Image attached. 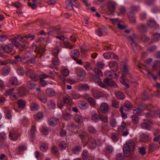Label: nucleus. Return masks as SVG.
Here are the masks:
<instances>
[{
    "label": "nucleus",
    "mask_w": 160,
    "mask_h": 160,
    "mask_svg": "<svg viewBox=\"0 0 160 160\" xmlns=\"http://www.w3.org/2000/svg\"><path fill=\"white\" fill-rule=\"evenodd\" d=\"M14 46L11 43H8L5 45L4 46L2 47L1 48L4 52L8 53L12 52Z\"/></svg>",
    "instance_id": "obj_1"
},
{
    "label": "nucleus",
    "mask_w": 160,
    "mask_h": 160,
    "mask_svg": "<svg viewBox=\"0 0 160 160\" xmlns=\"http://www.w3.org/2000/svg\"><path fill=\"white\" fill-rule=\"evenodd\" d=\"M88 140L86 142V144H88L90 148H94L96 146V142L95 140L92 137H88Z\"/></svg>",
    "instance_id": "obj_2"
},
{
    "label": "nucleus",
    "mask_w": 160,
    "mask_h": 160,
    "mask_svg": "<svg viewBox=\"0 0 160 160\" xmlns=\"http://www.w3.org/2000/svg\"><path fill=\"white\" fill-rule=\"evenodd\" d=\"M103 56L104 58L106 59L111 58L115 59L118 58L117 55L112 52H108L104 53Z\"/></svg>",
    "instance_id": "obj_3"
},
{
    "label": "nucleus",
    "mask_w": 160,
    "mask_h": 160,
    "mask_svg": "<svg viewBox=\"0 0 160 160\" xmlns=\"http://www.w3.org/2000/svg\"><path fill=\"white\" fill-rule=\"evenodd\" d=\"M52 30L48 32V34L53 35L54 33L59 34L61 32V28L59 25L53 27Z\"/></svg>",
    "instance_id": "obj_4"
},
{
    "label": "nucleus",
    "mask_w": 160,
    "mask_h": 160,
    "mask_svg": "<svg viewBox=\"0 0 160 160\" xmlns=\"http://www.w3.org/2000/svg\"><path fill=\"white\" fill-rule=\"evenodd\" d=\"M135 145L133 142H128L124 145L123 150H134Z\"/></svg>",
    "instance_id": "obj_5"
},
{
    "label": "nucleus",
    "mask_w": 160,
    "mask_h": 160,
    "mask_svg": "<svg viewBox=\"0 0 160 160\" xmlns=\"http://www.w3.org/2000/svg\"><path fill=\"white\" fill-rule=\"evenodd\" d=\"M109 66L110 68L112 69V72L115 74V72L117 71L118 69V63L115 61L109 62Z\"/></svg>",
    "instance_id": "obj_6"
},
{
    "label": "nucleus",
    "mask_w": 160,
    "mask_h": 160,
    "mask_svg": "<svg viewBox=\"0 0 160 160\" xmlns=\"http://www.w3.org/2000/svg\"><path fill=\"white\" fill-rule=\"evenodd\" d=\"M35 51L37 54V57L38 58L41 57L44 53L45 50L43 48L38 47L36 48Z\"/></svg>",
    "instance_id": "obj_7"
},
{
    "label": "nucleus",
    "mask_w": 160,
    "mask_h": 160,
    "mask_svg": "<svg viewBox=\"0 0 160 160\" xmlns=\"http://www.w3.org/2000/svg\"><path fill=\"white\" fill-rule=\"evenodd\" d=\"M100 108L102 113L107 112L109 110L108 105L106 102H104L101 103L100 106Z\"/></svg>",
    "instance_id": "obj_8"
},
{
    "label": "nucleus",
    "mask_w": 160,
    "mask_h": 160,
    "mask_svg": "<svg viewBox=\"0 0 160 160\" xmlns=\"http://www.w3.org/2000/svg\"><path fill=\"white\" fill-rule=\"evenodd\" d=\"M79 136L82 139V142L83 143H86V142L88 140V137L85 132L82 131L80 133Z\"/></svg>",
    "instance_id": "obj_9"
},
{
    "label": "nucleus",
    "mask_w": 160,
    "mask_h": 160,
    "mask_svg": "<svg viewBox=\"0 0 160 160\" xmlns=\"http://www.w3.org/2000/svg\"><path fill=\"white\" fill-rule=\"evenodd\" d=\"M17 103L18 105V108L19 109H23L26 106V101L22 99L18 100Z\"/></svg>",
    "instance_id": "obj_10"
},
{
    "label": "nucleus",
    "mask_w": 160,
    "mask_h": 160,
    "mask_svg": "<svg viewBox=\"0 0 160 160\" xmlns=\"http://www.w3.org/2000/svg\"><path fill=\"white\" fill-rule=\"evenodd\" d=\"M149 134L146 135L144 133H142L140 135V140L141 142H147L150 140Z\"/></svg>",
    "instance_id": "obj_11"
},
{
    "label": "nucleus",
    "mask_w": 160,
    "mask_h": 160,
    "mask_svg": "<svg viewBox=\"0 0 160 160\" xmlns=\"http://www.w3.org/2000/svg\"><path fill=\"white\" fill-rule=\"evenodd\" d=\"M38 98L39 100L43 103H46L47 99L46 96L43 93H41L38 95Z\"/></svg>",
    "instance_id": "obj_12"
},
{
    "label": "nucleus",
    "mask_w": 160,
    "mask_h": 160,
    "mask_svg": "<svg viewBox=\"0 0 160 160\" xmlns=\"http://www.w3.org/2000/svg\"><path fill=\"white\" fill-rule=\"evenodd\" d=\"M28 92V91L26 88H21L19 90L18 93L21 97L26 95Z\"/></svg>",
    "instance_id": "obj_13"
},
{
    "label": "nucleus",
    "mask_w": 160,
    "mask_h": 160,
    "mask_svg": "<svg viewBox=\"0 0 160 160\" xmlns=\"http://www.w3.org/2000/svg\"><path fill=\"white\" fill-rule=\"evenodd\" d=\"M9 137L11 139L16 141L18 138V134L14 131H11L9 133Z\"/></svg>",
    "instance_id": "obj_14"
},
{
    "label": "nucleus",
    "mask_w": 160,
    "mask_h": 160,
    "mask_svg": "<svg viewBox=\"0 0 160 160\" xmlns=\"http://www.w3.org/2000/svg\"><path fill=\"white\" fill-rule=\"evenodd\" d=\"M116 3L114 2H109L107 4L108 8L112 12H114L115 9Z\"/></svg>",
    "instance_id": "obj_15"
},
{
    "label": "nucleus",
    "mask_w": 160,
    "mask_h": 160,
    "mask_svg": "<svg viewBox=\"0 0 160 160\" xmlns=\"http://www.w3.org/2000/svg\"><path fill=\"white\" fill-rule=\"evenodd\" d=\"M86 75V72L83 70H81L77 73V76L81 81H82Z\"/></svg>",
    "instance_id": "obj_16"
},
{
    "label": "nucleus",
    "mask_w": 160,
    "mask_h": 160,
    "mask_svg": "<svg viewBox=\"0 0 160 160\" xmlns=\"http://www.w3.org/2000/svg\"><path fill=\"white\" fill-rule=\"evenodd\" d=\"M103 82L106 85L111 86L113 85L114 82L111 79L107 78L103 80Z\"/></svg>",
    "instance_id": "obj_17"
},
{
    "label": "nucleus",
    "mask_w": 160,
    "mask_h": 160,
    "mask_svg": "<svg viewBox=\"0 0 160 160\" xmlns=\"http://www.w3.org/2000/svg\"><path fill=\"white\" fill-rule=\"evenodd\" d=\"M116 98L119 100L124 99L125 98V95L123 92L121 91H118L116 93Z\"/></svg>",
    "instance_id": "obj_18"
},
{
    "label": "nucleus",
    "mask_w": 160,
    "mask_h": 160,
    "mask_svg": "<svg viewBox=\"0 0 160 160\" xmlns=\"http://www.w3.org/2000/svg\"><path fill=\"white\" fill-rule=\"evenodd\" d=\"M128 66L126 64H124L123 66V69L122 76L123 78L125 77L126 75L129 74L128 70Z\"/></svg>",
    "instance_id": "obj_19"
},
{
    "label": "nucleus",
    "mask_w": 160,
    "mask_h": 160,
    "mask_svg": "<svg viewBox=\"0 0 160 160\" xmlns=\"http://www.w3.org/2000/svg\"><path fill=\"white\" fill-rule=\"evenodd\" d=\"M66 8L67 9L72 10H73V3H72V1L69 0H66Z\"/></svg>",
    "instance_id": "obj_20"
},
{
    "label": "nucleus",
    "mask_w": 160,
    "mask_h": 160,
    "mask_svg": "<svg viewBox=\"0 0 160 160\" xmlns=\"http://www.w3.org/2000/svg\"><path fill=\"white\" fill-rule=\"evenodd\" d=\"M92 94L94 98L96 99H98L102 96V93L100 91L97 90H95L93 91Z\"/></svg>",
    "instance_id": "obj_21"
},
{
    "label": "nucleus",
    "mask_w": 160,
    "mask_h": 160,
    "mask_svg": "<svg viewBox=\"0 0 160 160\" xmlns=\"http://www.w3.org/2000/svg\"><path fill=\"white\" fill-rule=\"evenodd\" d=\"M46 93L47 94L51 97L54 96L56 94L54 90L52 88H48L47 89Z\"/></svg>",
    "instance_id": "obj_22"
},
{
    "label": "nucleus",
    "mask_w": 160,
    "mask_h": 160,
    "mask_svg": "<svg viewBox=\"0 0 160 160\" xmlns=\"http://www.w3.org/2000/svg\"><path fill=\"white\" fill-rule=\"evenodd\" d=\"M85 119V118H83L82 116L77 115H76L74 118V120L78 123H82L83 122V120Z\"/></svg>",
    "instance_id": "obj_23"
},
{
    "label": "nucleus",
    "mask_w": 160,
    "mask_h": 160,
    "mask_svg": "<svg viewBox=\"0 0 160 160\" xmlns=\"http://www.w3.org/2000/svg\"><path fill=\"white\" fill-rule=\"evenodd\" d=\"M141 127L143 129L149 130L150 129L151 125L148 122H143L141 124Z\"/></svg>",
    "instance_id": "obj_24"
},
{
    "label": "nucleus",
    "mask_w": 160,
    "mask_h": 160,
    "mask_svg": "<svg viewBox=\"0 0 160 160\" xmlns=\"http://www.w3.org/2000/svg\"><path fill=\"white\" fill-rule=\"evenodd\" d=\"M10 84L11 85H17L18 84V81L15 77H12L9 81Z\"/></svg>",
    "instance_id": "obj_25"
},
{
    "label": "nucleus",
    "mask_w": 160,
    "mask_h": 160,
    "mask_svg": "<svg viewBox=\"0 0 160 160\" xmlns=\"http://www.w3.org/2000/svg\"><path fill=\"white\" fill-rule=\"evenodd\" d=\"M58 122L57 120L53 117H51L49 118V123L52 126H55L57 124Z\"/></svg>",
    "instance_id": "obj_26"
},
{
    "label": "nucleus",
    "mask_w": 160,
    "mask_h": 160,
    "mask_svg": "<svg viewBox=\"0 0 160 160\" xmlns=\"http://www.w3.org/2000/svg\"><path fill=\"white\" fill-rule=\"evenodd\" d=\"M92 119L95 122H98L99 121V115H98L95 112L92 114Z\"/></svg>",
    "instance_id": "obj_27"
},
{
    "label": "nucleus",
    "mask_w": 160,
    "mask_h": 160,
    "mask_svg": "<svg viewBox=\"0 0 160 160\" xmlns=\"http://www.w3.org/2000/svg\"><path fill=\"white\" fill-rule=\"evenodd\" d=\"M87 101L92 107L95 106L96 104V101L92 97H89L88 98Z\"/></svg>",
    "instance_id": "obj_28"
},
{
    "label": "nucleus",
    "mask_w": 160,
    "mask_h": 160,
    "mask_svg": "<svg viewBox=\"0 0 160 160\" xmlns=\"http://www.w3.org/2000/svg\"><path fill=\"white\" fill-rule=\"evenodd\" d=\"M125 106L129 110H132L133 108V106L131 103L128 101H126L124 103Z\"/></svg>",
    "instance_id": "obj_29"
},
{
    "label": "nucleus",
    "mask_w": 160,
    "mask_h": 160,
    "mask_svg": "<svg viewBox=\"0 0 160 160\" xmlns=\"http://www.w3.org/2000/svg\"><path fill=\"white\" fill-rule=\"evenodd\" d=\"M72 98L74 99H78L80 97V95L77 91H73L71 93Z\"/></svg>",
    "instance_id": "obj_30"
},
{
    "label": "nucleus",
    "mask_w": 160,
    "mask_h": 160,
    "mask_svg": "<svg viewBox=\"0 0 160 160\" xmlns=\"http://www.w3.org/2000/svg\"><path fill=\"white\" fill-rule=\"evenodd\" d=\"M48 106L49 108L51 109H54L56 108V104L52 100L49 101Z\"/></svg>",
    "instance_id": "obj_31"
},
{
    "label": "nucleus",
    "mask_w": 160,
    "mask_h": 160,
    "mask_svg": "<svg viewBox=\"0 0 160 160\" xmlns=\"http://www.w3.org/2000/svg\"><path fill=\"white\" fill-rule=\"evenodd\" d=\"M132 122L134 124H138L139 122V118L136 115H133L131 117Z\"/></svg>",
    "instance_id": "obj_32"
},
{
    "label": "nucleus",
    "mask_w": 160,
    "mask_h": 160,
    "mask_svg": "<svg viewBox=\"0 0 160 160\" xmlns=\"http://www.w3.org/2000/svg\"><path fill=\"white\" fill-rule=\"evenodd\" d=\"M128 17L129 20L132 22H136V17L135 15L132 12H130L128 14Z\"/></svg>",
    "instance_id": "obj_33"
},
{
    "label": "nucleus",
    "mask_w": 160,
    "mask_h": 160,
    "mask_svg": "<svg viewBox=\"0 0 160 160\" xmlns=\"http://www.w3.org/2000/svg\"><path fill=\"white\" fill-rule=\"evenodd\" d=\"M30 108L32 110L35 111L38 110V104L35 102H32L30 105Z\"/></svg>",
    "instance_id": "obj_34"
},
{
    "label": "nucleus",
    "mask_w": 160,
    "mask_h": 160,
    "mask_svg": "<svg viewBox=\"0 0 160 160\" xmlns=\"http://www.w3.org/2000/svg\"><path fill=\"white\" fill-rule=\"evenodd\" d=\"M68 128L72 130H74L79 127L78 125H75L73 122H70L68 125Z\"/></svg>",
    "instance_id": "obj_35"
},
{
    "label": "nucleus",
    "mask_w": 160,
    "mask_h": 160,
    "mask_svg": "<svg viewBox=\"0 0 160 160\" xmlns=\"http://www.w3.org/2000/svg\"><path fill=\"white\" fill-rule=\"evenodd\" d=\"M79 106L81 108L85 109L88 107V105L87 102H82L80 103Z\"/></svg>",
    "instance_id": "obj_36"
},
{
    "label": "nucleus",
    "mask_w": 160,
    "mask_h": 160,
    "mask_svg": "<svg viewBox=\"0 0 160 160\" xmlns=\"http://www.w3.org/2000/svg\"><path fill=\"white\" fill-rule=\"evenodd\" d=\"M147 24L150 27H153L156 25V23L154 20L151 19L148 21Z\"/></svg>",
    "instance_id": "obj_37"
},
{
    "label": "nucleus",
    "mask_w": 160,
    "mask_h": 160,
    "mask_svg": "<svg viewBox=\"0 0 160 160\" xmlns=\"http://www.w3.org/2000/svg\"><path fill=\"white\" fill-rule=\"evenodd\" d=\"M36 130V127L35 126L32 125L30 129V135L31 138L34 137L35 132Z\"/></svg>",
    "instance_id": "obj_38"
},
{
    "label": "nucleus",
    "mask_w": 160,
    "mask_h": 160,
    "mask_svg": "<svg viewBox=\"0 0 160 160\" xmlns=\"http://www.w3.org/2000/svg\"><path fill=\"white\" fill-rule=\"evenodd\" d=\"M59 146L60 149L62 150H64L66 149V143L64 141L61 142L59 144Z\"/></svg>",
    "instance_id": "obj_39"
},
{
    "label": "nucleus",
    "mask_w": 160,
    "mask_h": 160,
    "mask_svg": "<svg viewBox=\"0 0 160 160\" xmlns=\"http://www.w3.org/2000/svg\"><path fill=\"white\" fill-rule=\"evenodd\" d=\"M71 100V98L69 96H64L63 98V102L64 103H68Z\"/></svg>",
    "instance_id": "obj_40"
},
{
    "label": "nucleus",
    "mask_w": 160,
    "mask_h": 160,
    "mask_svg": "<svg viewBox=\"0 0 160 160\" xmlns=\"http://www.w3.org/2000/svg\"><path fill=\"white\" fill-rule=\"evenodd\" d=\"M158 148H159L158 145L154 143L150 144L149 146V150H154Z\"/></svg>",
    "instance_id": "obj_41"
},
{
    "label": "nucleus",
    "mask_w": 160,
    "mask_h": 160,
    "mask_svg": "<svg viewBox=\"0 0 160 160\" xmlns=\"http://www.w3.org/2000/svg\"><path fill=\"white\" fill-rule=\"evenodd\" d=\"M41 4V2H33V3L32 4H31V3H30V2L28 3V6L30 7H31L32 9H34L36 8L37 6L36 4Z\"/></svg>",
    "instance_id": "obj_42"
},
{
    "label": "nucleus",
    "mask_w": 160,
    "mask_h": 160,
    "mask_svg": "<svg viewBox=\"0 0 160 160\" xmlns=\"http://www.w3.org/2000/svg\"><path fill=\"white\" fill-rule=\"evenodd\" d=\"M82 157L83 159L87 160L88 158V153L87 151H83L82 154Z\"/></svg>",
    "instance_id": "obj_43"
},
{
    "label": "nucleus",
    "mask_w": 160,
    "mask_h": 160,
    "mask_svg": "<svg viewBox=\"0 0 160 160\" xmlns=\"http://www.w3.org/2000/svg\"><path fill=\"white\" fill-rule=\"evenodd\" d=\"M10 70V68L8 66H5L2 68V71L4 73L5 75H7L8 74Z\"/></svg>",
    "instance_id": "obj_44"
},
{
    "label": "nucleus",
    "mask_w": 160,
    "mask_h": 160,
    "mask_svg": "<svg viewBox=\"0 0 160 160\" xmlns=\"http://www.w3.org/2000/svg\"><path fill=\"white\" fill-rule=\"evenodd\" d=\"M116 121L115 118H112L110 119V124L112 127H116Z\"/></svg>",
    "instance_id": "obj_45"
},
{
    "label": "nucleus",
    "mask_w": 160,
    "mask_h": 160,
    "mask_svg": "<svg viewBox=\"0 0 160 160\" xmlns=\"http://www.w3.org/2000/svg\"><path fill=\"white\" fill-rule=\"evenodd\" d=\"M123 107H121L120 108V111L121 114L122 118L125 119L127 117V115L125 113L123 112Z\"/></svg>",
    "instance_id": "obj_46"
},
{
    "label": "nucleus",
    "mask_w": 160,
    "mask_h": 160,
    "mask_svg": "<svg viewBox=\"0 0 160 160\" xmlns=\"http://www.w3.org/2000/svg\"><path fill=\"white\" fill-rule=\"evenodd\" d=\"M94 72L98 76H101L103 75L102 71L98 68H95Z\"/></svg>",
    "instance_id": "obj_47"
},
{
    "label": "nucleus",
    "mask_w": 160,
    "mask_h": 160,
    "mask_svg": "<svg viewBox=\"0 0 160 160\" xmlns=\"http://www.w3.org/2000/svg\"><path fill=\"white\" fill-rule=\"evenodd\" d=\"M44 116V114L42 112H39L35 115V118H37L39 120L42 118Z\"/></svg>",
    "instance_id": "obj_48"
},
{
    "label": "nucleus",
    "mask_w": 160,
    "mask_h": 160,
    "mask_svg": "<svg viewBox=\"0 0 160 160\" xmlns=\"http://www.w3.org/2000/svg\"><path fill=\"white\" fill-rule=\"evenodd\" d=\"M112 72H111V71H107L105 72V75L107 77H114L115 76H113V75H115V76H116V74H115L113 72V73L111 74L112 73Z\"/></svg>",
    "instance_id": "obj_49"
},
{
    "label": "nucleus",
    "mask_w": 160,
    "mask_h": 160,
    "mask_svg": "<svg viewBox=\"0 0 160 160\" xmlns=\"http://www.w3.org/2000/svg\"><path fill=\"white\" fill-rule=\"evenodd\" d=\"M99 119L104 122L108 121V118L102 115H99Z\"/></svg>",
    "instance_id": "obj_50"
},
{
    "label": "nucleus",
    "mask_w": 160,
    "mask_h": 160,
    "mask_svg": "<svg viewBox=\"0 0 160 160\" xmlns=\"http://www.w3.org/2000/svg\"><path fill=\"white\" fill-rule=\"evenodd\" d=\"M33 71L32 69H29L25 73L26 75L30 78L31 77H32V76L33 75Z\"/></svg>",
    "instance_id": "obj_51"
},
{
    "label": "nucleus",
    "mask_w": 160,
    "mask_h": 160,
    "mask_svg": "<svg viewBox=\"0 0 160 160\" xmlns=\"http://www.w3.org/2000/svg\"><path fill=\"white\" fill-rule=\"evenodd\" d=\"M52 62L53 65H58L59 64V61L58 57L54 58L52 59Z\"/></svg>",
    "instance_id": "obj_52"
},
{
    "label": "nucleus",
    "mask_w": 160,
    "mask_h": 160,
    "mask_svg": "<svg viewBox=\"0 0 160 160\" xmlns=\"http://www.w3.org/2000/svg\"><path fill=\"white\" fill-rule=\"evenodd\" d=\"M117 160H124V157L122 153H118L116 156Z\"/></svg>",
    "instance_id": "obj_53"
},
{
    "label": "nucleus",
    "mask_w": 160,
    "mask_h": 160,
    "mask_svg": "<svg viewBox=\"0 0 160 160\" xmlns=\"http://www.w3.org/2000/svg\"><path fill=\"white\" fill-rule=\"evenodd\" d=\"M141 39L142 41L144 42L149 41L150 40V38L145 35H143L141 36Z\"/></svg>",
    "instance_id": "obj_54"
},
{
    "label": "nucleus",
    "mask_w": 160,
    "mask_h": 160,
    "mask_svg": "<svg viewBox=\"0 0 160 160\" xmlns=\"http://www.w3.org/2000/svg\"><path fill=\"white\" fill-rule=\"evenodd\" d=\"M141 110L138 108H137L136 109H135L133 110V113L135 115L137 116L139 115L141 113Z\"/></svg>",
    "instance_id": "obj_55"
},
{
    "label": "nucleus",
    "mask_w": 160,
    "mask_h": 160,
    "mask_svg": "<svg viewBox=\"0 0 160 160\" xmlns=\"http://www.w3.org/2000/svg\"><path fill=\"white\" fill-rule=\"evenodd\" d=\"M156 49L155 46H151L148 47L147 49V51L150 52H153L155 51Z\"/></svg>",
    "instance_id": "obj_56"
},
{
    "label": "nucleus",
    "mask_w": 160,
    "mask_h": 160,
    "mask_svg": "<svg viewBox=\"0 0 160 160\" xmlns=\"http://www.w3.org/2000/svg\"><path fill=\"white\" fill-rule=\"evenodd\" d=\"M138 9L139 7L137 6H132L130 8V9L132 13V12H137L138 11Z\"/></svg>",
    "instance_id": "obj_57"
},
{
    "label": "nucleus",
    "mask_w": 160,
    "mask_h": 160,
    "mask_svg": "<svg viewBox=\"0 0 160 160\" xmlns=\"http://www.w3.org/2000/svg\"><path fill=\"white\" fill-rule=\"evenodd\" d=\"M153 36L154 40L158 41L160 39V34L158 33H154Z\"/></svg>",
    "instance_id": "obj_58"
},
{
    "label": "nucleus",
    "mask_w": 160,
    "mask_h": 160,
    "mask_svg": "<svg viewBox=\"0 0 160 160\" xmlns=\"http://www.w3.org/2000/svg\"><path fill=\"white\" fill-rule=\"evenodd\" d=\"M17 72L20 75H23L24 74V69L21 68H18L17 69Z\"/></svg>",
    "instance_id": "obj_59"
},
{
    "label": "nucleus",
    "mask_w": 160,
    "mask_h": 160,
    "mask_svg": "<svg viewBox=\"0 0 160 160\" xmlns=\"http://www.w3.org/2000/svg\"><path fill=\"white\" fill-rule=\"evenodd\" d=\"M61 72L65 76H67L69 74V71L68 69H62Z\"/></svg>",
    "instance_id": "obj_60"
},
{
    "label": "nucleus",
    "mask_w": 160,
    "mask_h": 160,
    "mask_svg": "<svg viewBox=\"0 0 160 160\" xmlns=\"http://www.w3.org/2000/svg\"><path fill=\"white\" fill-rule=\"evenodd\" d=\"M112 139L114 141H117L119 139V137L118 135L116 133H113L112 135Z\"/></svg>",
    "instance_id": "obj_61"
},
{
    "label": "nucleus",
    "mask_w": 160,
    "mask_h": 160,
    "mask_svg": "<svg viewBox=\"0 0 160 160\" xmlns=\"http://www.w3.org/2000/svg\"><path fill=\"white\" fill-rule=\"evenodd\" d=\"M139 29L141 31L144 32H147V28L146 26L144 25H141L139 26Z\"/></svg>",
    "instance_id": "obj_62"
},
{
    "label": "nucleus",
    "mask_w": 160,
    "mask_h": 160,
    "mask_svg": "<svg viewBox=\"0 0 160 160\" xmlns=\"http://www.w3.org/2000/svg\"><path fill=\"white\" fill-rule=\"evenodd\" d=\"M12 42L15 46L17 48H19L20 47V43L19 42L17 41H15L13 39L12 40Z\"/></svg>",
    "instance_id": "obj_63"
},
{
    "label": "nucleus",
    "mask_w": 160,
    "mask_h": 160,
    "mask_svg": "<svg viewBox=\"0 0 160 160\" xmlns=\"http://www.w3.org/2000/svg\"><path fill=\"white\" fill-rule=\"evenodd\" d=\"M59 50L58 48H55L52 51L53 55L55 57H57Z\"/></svg>",
    "instance_id": "obj_64"
}]
</instances>
